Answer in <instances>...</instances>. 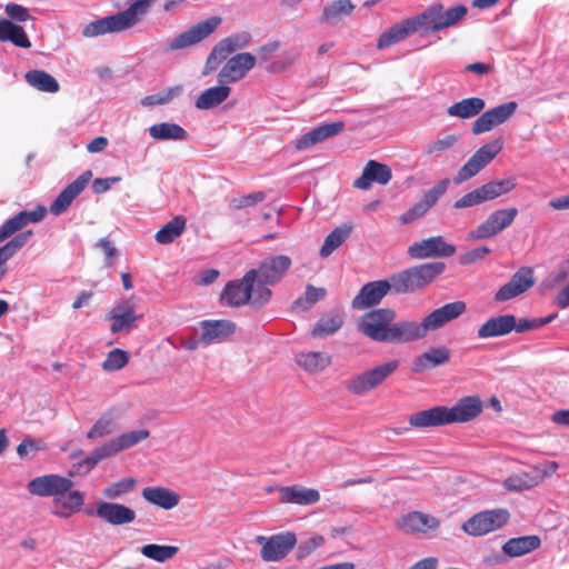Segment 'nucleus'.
Segmentation results:
<instances>
[{
	"mask_svg": "<svg viewBox=\"0 0 569 569\" xmlns=\"http://www.w3.org/2000/svg\"><path fill=\"white\" fill-rule=\"evenodd\" d=\"M457 141L458 138L455 134H446L443 137H439L427 146L426 153L438 157L441 152L453 147Z\"/></svg>",
	"mask_w": 569,
	"mask_h": 569,
	"instance_id": "0e129e2a",
	"label": "nucleus"
},
{
	"mask_svg": "<svg viewBox=\"0 0 569 569\" xmlns=\"http://www.w3.org/2000/svg\"><path fill=\"white\" fill-rule=\"evenodd\" d=\"M73 487V481L69 477L59 475H44L36 477L29 481L27 488L31 495L39 497H56L59 493H66Z\"/></svg>",
	"mask_w": 569,
	"mask_h": 569,
	"instance_id": "4468645a",
	"label": "nucleus"
},
{
	"mask_svg": "<svg viewBox=\"0 0 569 569\" xmlns=\"http://www.w3.org/2000/svg\"><path fill=\"white\" fill-rule=\"evenodd\" d=\"M130 6L124 11H131L130 19L137 24L147 14L154 0H127Z\"/></svg>",
	"mask_w": 569,
	"mask_h": 569,
	"instance_id": "338daca9",
	"label": "nucleus"
},
{
	"mask_svg": "<svg viewBox=\"0 0 569 569\" xmlns=\"http://www.w3.org/2000/svg\"><path fill=\"white\" fill-rule=\"evenodd\" d=\"M200 327L202 330L200 342L203 345L219 342L231 336L236 330L234 323L224 319L203 320L200 322Z\"/></svg>",
	"mask_w": 569,
	"mask_h": 569,
	"instance_id": "f704fd0d",
	"label": "nucleus"
},
{
	"mask_svg": "<svg viewBox=\"0 0 569 569\" xmlns=\"http://www.w3.org/2000/svg\"><path fill=\"white\" fill-rule=\"evenodd\" d=\"M131 11H122L88 23L82 34L87 38L103 36L106 33L120 32L133 27L136 23L130 19Z\"/></svg>",
	"mask_w": 569,
	"mask_h": 569,
	"instance_id": "ddd939ff",
	"label": "nucleus"
},
{
	"mask_svg": "<svg viewBox=\"0 0 569 569\" xmlns=\"http://www.w3.org/2000/svg\"><path fill=\"white\" fill-rule=\"evenodd\" d=\"M280 500L286 503L309 506L320 500V493L316 489L305 488L298 485L281 487L279 489Z\"/></svg>",
	"mask_w": 569,
	"mask_h": 569,
	"instance_id": "e433bc0d",
	"label": "nucleus"
},
{
	"mask_svg": "<svg viewBox=\"0 0 569 569\" xmlns=\"http://www.w3.org/2000/svg\"><path fill=\"white\" fill-rule=\"evenodd\" d=\"M247 43L248 38L244 34H233L219 41L207 58L203 74L216 71L222 61Z\"/></svg>",
	"mask_w": 569,
	"mask_h": 569,
	"instance_id": "dca6fc26",
	"label": "nucleus"
},
{
	"mask_svg": "<svg viewBox=\"0 0 569 569\" xmlns=\"http://www.w3.org/2000/svg\"><path fill=\"white\" fill-rule=\"evenodd\" d=\"M141 495L148 502L166 510L174 508L180 501L179 495L166 487H146Z\"/></svg>",
	"mask_w": 569,
	"mask_h": 569,
	"instance_id": "58836bf2",
	"label": "nucleus"
},
{
	"mask_svg": "<svg viewBox=\"0 0 569 569\" xmlns=\"http://www.w3.org/2000/svg\"><path fill=\"white\" fill-rule=\"evenodd\" d=\"M186 227L187 219L183 216H176L157 231L156 241L160 244L172 243L183 233Z\"/></svg>",
	"mask_w": 569,
	"mask_h": 569,
	"instance_id": "49530a36",
	"label": "nucleus"
},
{
	"mask_svg": "<svg viewBox=\"0 0 569 569\" xmlns=\"http://www.w3.org/2000/svg\"><path fill=\"white\" fill-rule=\"evenodd\" d=\"M46 449L47 445L42 440H37L31 437H27L17 447V453L20 458H26L29 455H36L38 451Z\"/></svg>",
	"mask_w": 569,
	"mask_h": 569,
	"instance_id": "69168bd1",
	"label": "nucleus"
},
{
	"mask_svg": "<svg viewBox=\"0 0 569 569\" xmlns=\"http://www.w3.org/2000/svg\"><path fill=\"white\" fill-rule=\"evenodd\" d=\"M396 318L397 313L391 308L373 309L361 316L358 328L372 341L389 343L392 322Z\"/></svg>",
	"mask_w": 569,
	"mask_h": 569,
	"instance_id": "20e7f679",
	"label": "nucleus"
},
{
	"mask_svg": "<svg viewBox=\"0 0 569 569\" xmlns=\"http://www.w3.org/2000/svg\"><path fill=\"white\" fill-rule=\"evenodd\" d=\"M518 103L509 101L482 112L472 124V133L481 134L507 122L517 111Z\"/></svg>",
	"mask_w": 569,
	"mask_h": 569,
	"instance_id": "2eb2a0df",
	"label": "nucleus"
},
{
	"mask_svg": "<svg viewBox=\"0 0 569 569\" xmlns=\"http://www.w3.org/2000/svg\"><path fill=\"white\" fill-rule=\"evenodd\" d=\"M440 522L436 517L411 511L403 515L397 522L398 528L405 533H425L428 530H435Z\"/></svg>",
	"mask_w": 569,
	"mask_h": 569,
	"instance_id": "c85d7f7f",
	"label": "nucleus"
},
{
	"mask_svg": "<svg viewBox=\"0 0 569 569\" xmlns=\"http://www.w3.org/2000/svg\"><path fill=\"white\" fill-rule=\"evenodd\" d=\"M502 142L497 139L480 147L469 160L459 169L453 178L456 184H460L477 176L501 151Z\"/></svg>",
	"mask_w": 569,
	"mask_h": 569,
	"instance_id": "6e6552de",
	"label": "nucleus"
},
{
	"mask_svg": "<svg viewBox=\"0 0 569 569\" xmlns=\"http://www.w3.org/2000/svg\"><path fill=\"white\" fill-rule=\"evenodd\" d=\"M84 505V493L79 490L69 489L66 493H59L52 500V513L60 518H70L79 512Z\"/></svg>",
	"mask_w": 569,
	"mask_h": 569,
	"instance_id": "2f4dec72",
	"label": "nucleus"
},
{
	"mask_svg": "<svg viewBox=\"0 0 569 569\" xmlns=\"http://www.w3.org/2000/svg\"><path fill=\"white\" fill-rule=\"evenodd\" d=\"M517 216L518 209L515 207L495 210L483 222L469 233V238L472 240L493 238L506 228L510 227Z\"/></svg>",
	"mask_w": 569,
	"mask_h": 569,
	"instance_id": "9d476101",
	"label": "nucleus"
},
{
	"mask_svg": "<svg viewBox=\"0 0 569 569\" xmlns=\"http://www.w3.org/2000/svg\"><path fill=\"white\" fill-rule=\"evenodd\" d=\"M0 41H9L14 46L24 49H29L31 47V41L23 28L8 19H0Z\"/></svg>",
	"mask_w": 569,
	"mask_h": 569,
	"instance_id": "37998d69",
	"label": "nucleus"
},
{
	"mask_svg": "<svg viewBox=\"0 0 569 569\" xmlns=\"http://www.w3.org/2000/svg\"><path fill=\"white\" fill-rule=\"evenodd\" d=\"M450 184L449 179L438 181L432 188L427 190L420 199L429 209H431L438 200L447 192Z\"/></svg>",
	"mask_w": 569,
	"mask_h": 569,
	"instance_id": "680f3d73",
	"label": "nucleus"
},
{
	"mask_svg": "<svg viewBox=\"0 0 569 569\" xmlns=\"http://www.w3.org/2000/svg\"><path fill=\"white\" fill-rule=\"evenodd\" d=\"M540 545L541 539L539 536L529 535L510 538L502 545L501 549L509 558H517L538 549Z\"/></svg>",
	"mask_w": 569,
	"mask_h": 569,
	"instance_id": "4c0bfd02",
	"label": "nucleus"
},
{
	"mask_svg": "<svg viewBox=\"0 0 569 569\" xmlns=\"http://www.w3.org/2000/svg\"><path fill=\"white\" fill-rule=\"evenodd\" d=\"M326 293L327 291L325 288H317L312 284H307L305 297L297 299L295 305L303 310H309L315 303L325 298Z\"/></svg>",
	"mask_w": 569,
	"mask_h": 569,
	"instance_id": "052dcab7",
	"label": "nucleus"
},
{
	"mask_svg": "<svg viewBox=\"0 0 569 569\" xmlns=\"http://www.w3.org/2000/svg\"><path fill=\"white\" fill-rule=\"evenodd\" d=\"M110 458L104 445L96 448L86 459L74 463L69 471V478L89 473L101 460Z\"/></svg>",
	"mask_w": 569,
	"mask_h": 569,
	"instance_id": "8fccbe9b",
	"label": "nucleus"
},
{
	"mask_svg": "<svg viewBox=\"0 0 569 569\" xmlns=\"http://www.w3.org/2000/svg\"><path fill=\"white\" fill-rule=\"evenodd\" d=\"M256 541L261 545V558L268 562L286 558L297 545V537L291 531L280 532L270 537L258 536Z\"/></svg>",
	"mask_w": 569,
	"mask_h": 569,
	"instance_id": "1a4fd4ad",
	"label": "nucleus"
},
{
	"mask_svg": "<svg viewBox=\"0 0 569 569\" xmlns=\"http://www.w3.org/2000/svg\"><path fill=\"white\" fill-rule=\"evenodd\" d=\"M220 301L229 307H239L249 301V271L240 280L229 281L220 295Z\"/></svg>",
	"mask_w": 569,
	"mask_h": 569,
	"instance_id": "72a5a7b5",
	"label": "nucleus"
},
{
	"mask_svg": "<svg viewBox=\"0 0 569 569\" xmlns=\"http://www.w3.org/2000/svg\"><path fill=\"white\" fill-rule=\"evenodd\" d=\"M288 256L264 259L258 269H251V307L260 308L271 298L270 286L274 284L290 268Z\"/></svg>",
	"mask_w": 569,
	"mask_h": 569,
	"instance_id": "f257e3e1",
	"label": "nucleus"
},
{
	"mask_svg": "<svg viewBox=\"0 0 569 569\" xmlns=\"http://www.w3.org/2000/svg\"><path fill=\"white\" fill-rule=\"evenodd\" d=\"M468 12L463 4L445 10L442 3L436 2L419 13L422 28L426 27L427 32H438L455 26Z\"/></svg>",
	"mask_w": 569,
	"mask_h": 569,
	"instance_id": "39448f33",
	"label": "nucleus"
},
{
	"mask_svg": "<svg viewBox=\"0 0 569 569\" xmlns=\"http://www.w3.org/2000/svg\"><path fill=\"white\" fill-rule=\"evenodd\" d=\"M91 178L92 171L87 170L69 183L50 204V212L54 216H60L67 211L72 201L84 190Z\"/></svg>",
	"mask_w": 569,
	"mask_h": 569,
	"instance_id": "6ab92c4d",
	"label": "nucleus"
},
{
	"mask_svg": "<svg viewBox=\"0 0 569 569\" xmlns=\"http://www.w3.org/2000/svg\"><path fill=\"white\" fill-rule=\"evenodd\" d=\"M96 515L112 526L131 523L136 519V512L131 508L116 502H100L97 505Z\"/></svg>",
	"mask_w": 569,
	"mask_h": 569,
	"instance_id": "bb28decb",
	"label": "nucleus"
},
{
	"mask_svg": "<svg viewBox=\"0 0 569 569\" xmlns=\"http://www.w3.org/2000/svg\"><path fill=\"white\" fill-rule=\"evenodd\" d=\"M355 9L350 0H337L326 6L321 20L327 23L336 24L345 16H350Z\"/></svg>",
	"mask_w": 569,
	"mask_h": 569,
	"instance_id": "864d4df0",
	"label": "nucleus"
},
{
	"mask_svg": "<svg viewBox=\"0 0 569 569\" xmlns=\"http://www.w3.org/2000/svg\"><path fill=\"white\" fill-rule=\"evenodd\" d=\"M179 551V548L176 546H162L150 543L146 545L140 549V552L154 561L164 562L171 558H173Z\"/></svg>",
	"mask_w": 569,
	"mask_h": 569,
	"instance_id": "6e6d98bb",
	"label": "nucleus"
},
{
	"mask_svg": "<svg viewBox=\"0 0 569 569\" xmlns=\"http://www.w3.org/2000/svg\"><path fill=\"white\" fill-rule=\"evenodd\" d=\"M533 283L532 270L530 268H521L496 292L495 300H510L527 291Z\"/></svg>",
	"mask_w": 569,
	"mask_h": 569,
	"instance_id": "412c9836",
	"label": "nucleus"
},
{
	"mask_svg": "<svg viewBox=\"0 0 569 569\" xmlns=\"http://www.w3.org/2000/svg\"><path fill=\"white\" fill-rule=\"evenodd\" d=\"M510 519L507 509L497 508L482 510L467 519L461 529L471 537H482L505 527Z\"/></svg>",
	"mask_w": 569,
	"mask_h": 569,
	"instance_id": "423d86ee",
	"label": "nucleus"
},
{
	"mask_svg": "<svg viewBox=\"0 0 569 569\" xmlns=\"http://www.w3.org/2000/svg\"><path fill=\"white\" fill-rule=\"evenodd\" d=\"M516 186L517 183L515 178L491 180L456 200L453 203V208L465 209L478 206L480 203L493 200L505 193L510 192L516 188Z\"/></svg>",
	"mask_w": 569,
	"mask_h": 569,
	"instance_id": "0eeeda50",
	"label": "nucleus"
},
{
	"mask_svg": "<svg viewBox=\"0 0 569 569\" xmlns=\"http://www.w3.org/2000/svg\"><path fill=\"white\" fill-rule=\"evenodd\" d=\"M345 129L343 121H335L330 123L320 124L310 131L306 132L295 141V148L297 150H306L312 146H316L328 138L338 136Z\"/></svg>",
	"mask_w": 569,
	"mask_h": 569,
	"instance_id": "4be33fe9",
	"label": "nucleus"
},
{
	"mask_svg": "<svg viewBox=\"0 0 569 569\" xmlns=\"http://www.w3.org/2000/svg\"><path fill=\"white\" fill-rule=\"evenodd\" d=\"M449 423L447 407L436 406L426 410L418 411L409 417L410 428L427 429L442 427Z\"/></svg>",
	"mask_w": 569,
	"mask_h": 569,
	"instance_id": "7c9ffc66",
	"label": "nucleus"
},
{
	"mask_svg": "<svg viewBox=\"0 0 569 569\" xmlns=\"http://www.w3.org/2000/svg\"><path fill=\"white\" fill-rule=\"evenodd\" d=\"M427 336L422 320H393L389 343H408L423 339Z\"/></svg>",
	"mask_w": 569,
	"mask_h": 569,
	"instance_id": "b1692460",
	"label": "nucleus"
},
{
	"mask_svg": "<svg viewBox=\"0 0 569 569\" xmlns=\"http://www.w3.org/2000/svg\"><path fill=\"white\" fill-rule=\"evenodd\" d=\"M46 214L47 208L41 204L37 206L33 210H22L18 212L0 227V243L17 231L23 229L27 224L41 221Z\"/></svg>",
	"mask_w": 569,
	"mask_h": 569,
	"instance_id": "aec40b11",
	"label": "nucleus"
},
{
	"mask_svg": "<svg viewBox=\"0 0 569 569\" xmlns=\"http://www.w3.org/2000/svg\"><path fill=\"white\" fill-rule=\"evenodd\" d=\"M351 226L343 224L333 229L323 241L320 249V256L322 258L329 257L337 248H339L350 236Z\"/></svg>",
	"mask_w": 569,
	"mask_h": 569,
	"instance_id": "603ef678",
	"label": "nucleus"
},
{
	"mask_svg": "<svg viewBox=\"0 0 569 569\" xmlns=\"http://www.w3.org/2000/svg\"><path fill=\"white\" fill-rule=\"evenodd\" d=\"M429 210L430 209L421 200H419L411 208H409L406 212H403L400 216L399 220L403 224L411 223L415 220L423 217Z\"/></svg>",
	"mask_w": 569,
	"mask_h": 569,
	"instance_id": "774afa93",
	"label": "nucleus"
},
{
	"mask_svg": "<svg viewBox=\"0 0 569 569\" xmlns=\"http://www.w3.org/2000/svg\"><path fill=\"white\" fill-rule=\"evenodd\" d=\"M182 91L181 86L167 88L159 93L146 96L141 100L143 107H153L157 104L169 103L173 98L178 97Z\"/></svg>",
	"mask_w": 569,
	"mask_h": 569,
	"instance_id": "4d7b16f0",
	"label": "nucleus"
},
{
	"mask_svg": "<svg viewBox=\"0 0 569 569\" xmlns=\"http://www.w3.org/2000/svg\"><path fill=\"white\" fill-rule=\"evenodd\" d=\"M485 107L486 102L482 98L471 97L462 99L451 104L448 108L447 113L450 117H456L459 119H469L480 114Z\"/></svg>",
	"mask_w": 569,
	"mask_h": 569,
	"instance_id": "a19ab883",
	"label": "nucleus"
},
{
	"mask_svg": "<svg viewBox=\"0 0 569 569\" xmlns=\"http://www.w3.org/2000/svg\"><path fill=\"white\" fill-rule=\"evenodd\" d=\"M296 362L305 371L316 373L325 370L331 363V357L321 351H302L296 356Z\"/></svg>",
	"mask_w": 569,
	"mask_h": 569,
	"instance_id": "79ce46f5",
	"label": "nucleus"
},
{
	"mask_svg": "<svg viewBox=\"0 0 569 569\" xmlns=\"http://www.w3.org/2000/svg\"><path fill=\"white\" fill-rule=\"evenodd\" d=\"M343 325V317L340 313H330L321 317L315 325L311 336L325 338L336 333Z\"/></svg>",
	"mask_w": 569,
	"mask_h": 569,
	"instance_id": "3c124183",
	"label": "nucleus"
},
{
	"mask_svg": "<svg viewBox=\"0 0 569 569\" xmlns=\"http://www.w3.org/2000/svg\"><path fill=\"white\" fill-rule=\"evenodd\" d=\"M399 366L398 359L387 361L347 380L345 387L351 395L363 396L381 386Z\"/></svg>",
	"mask_w": 569,
	"mask_h": 569,
	"instance_id": "7ed1b4c3",
	"label": "nucleus"
},
{
	"mask_svg": "<svg viewBox=\"0 0 569 569\" xmlns=\"http://www.w3.org/2000/svg\"><path fill=\"white\" fill-rule=\"evenodd\" d=\"M422 28L421 21L419 19V16H415L411 18H408L403 20L402 22H399L392 27H390L388 30L382 32L378 39L377 47L379 49L390 47L410 34L417 32Z\"/></svg>",
	"mask_w": 569,
	"mask_h": 569,
	"instance_id": "5701e85b",
	"label": "nucleus"
},
{
	"mask_svg": "<svg viewBox=\"0 0 569 569\" xmlns=\"http://www.w3.org/2000/svg\"><path fill=\"white\" fill-rule=\"evenodd\" d=\"M455 252L456 247L448 243L441 236L430 237L408 247V254L412 259L449 258Z\"/></svg>",
	"mask_w": 569,
	"mask_h": 569,
	"instance_id": "9b49d317",
	"label": "nucleus"
},
{
	"mask_svg": "<svg viewBox=\"0 0 569 569\" xmlns=\"http://www.w3.org/2000/svg\"><path fill=\"white\" fill-rule=\"evenodd\" d=\"M466 303L458 300L432 310L422 319L426 333L428 335L429 331H436L448 322L459 318L466 311Z\"/></svg>",
	"mask_w": 569,
	"mask_h": 569,
	"instance_id": "a211bd4d",
	"label": "nucleus"
},
{
	"mask_svg": "<svg viewBox=\"0 0 569 569\" xmlns=\"http://www.w3.org/2000/svg\"><path fill=\"white\" fill-rule=\"evenodd\" d=\"M129 362V355L127 351L116 348L111 350L102 362L104 371H117L122 369Z\"/></svg>",
	"mask_w": 569,
	"mask_h": 569,
	"instance_id": "bf43d9fd",
	"label": "nucleus"
},
{
	"mask_svg": "<svg viewBox=\"0 0 569 569\" xmlns=\"http://www.w3.org/2000/svg\"><path fill=\"white\" fill-rule=\"evenodd\" d=\"M446 269L441 261L427 262L391 274L393 292L397 295L412 293L427 287Z\"/></svg>",
	"mask_w": 569,
	"mask_h": 569,
	"instance_id": "f03ea898",
	"label": "nucleus"
},
{
	"mask_svg": "<svg viewBox=\"0 0 569 569\" xmlns=\"http://www.w3.org/2000/svg\"><path fill=\"white\" fill-rule=\"evenodd\" d=\"M231 89L220 83L219 86L206 89L196 100V108L208 110L221 104L230 96Z\"/></svg>",
	"mask_w": 569,
	"mask_h": 569,
	"instance_id": "c03bdc74",
	"label": "nucleus"
},
{
	"mask_svg": "<svg viewBox=\"0 0 569 569\" xmlns=\"http://www.w3.org/2000/svg\"><path fill=\"white\" fill-rule=\"evenodd\" d=\"M249 70V52L238 53L230 58L218 73V81L222 84L237 82Z\"/></svg>",
	"mask_w": 569,
	"mask_h": 569,
	"instance_id": "c9c22d12",
	"label": "nucleus"
},
{
	"mask_svg": "<svg viewBox=\"0 0 569 569\" xmlns=\"http://www.w3.org/2000/svg\"><path fill=\"white\" fill-rule=\"evenodd\" d=\"M323 543L325 538L321 535H315L306 540L300 541L297 547L296 558L298 560L305 559Z\"/></svg>",
	"mask_w": 569,
	"mask_h": 569,
	"instance_id": "e2e57ef3",
	"label": "nucleus"
},
{
	"mask_svg": "<svg viewBox=\"0 0 569 569\" xmlns=\"http://www.w3.org/2000/svg\"><path fill=\"white\" fill-rule=\"evenodd\" d=\"M220 21V18L213 17L197 23L187 31L177 36L169 43V50H179L200 42L217 29Z\"/></svg>",
	"mask_w": 569,
	"mask_h": 569,
	"instance_id": "f3484780",
	"label": "nucleus"
},
{
	"mask_svg": "<svg viewBox=\"0 0 569 569\" xmlns=\"http://www.w3.org/2000/svg\"><path fill=\"white\" fill-rule=\"evenodd\" d=\"M136 479L134 478H122L109 486H107L103 489V496L109 499H117L121 497L122 495L129 493L132 491L136 487Z\"/></svg>",
	"mask_w": 569,
	"mask_h": 569,
	"instance_id": "13d9d810",
	"label": "nucleus"
},
{
	"mask_svg": "<svg viewBox=\"0 0 569 569\" xmlns=\"http://www.w3.org/2000/svg\"><path fill=\"white\" fill-rule=\"evenodd\" d=\"M108 319L111 320V333H118L122 331H130L134 328L138 316L136 315L130 301L124 300L109 311Z\"/></svg>",
	"mask_w": 569,
	"mask_h": 569,
	"instance_id": "c756f323",
	"label": "nucleus"
},
{
	"mask_svg": "<svg viewBox=\"0 0 569 569\" xmlns=\"http://www.w3.org/2000/svg\"><path fill=\"white\" fill-rule=\"evenodd\" d=\"M542 481L539 471L519 472L508 477L503 486L509 491H523L538 486Z\"/></svg>",
	"mask_w": 569,
	"mask_h": 569,
	"instance_id": "09e8293b",
	"label": "nucleus"
},
{
	"mask_svg": "<svg viewBox=\"0 0 569 569\" xmlns=\"http://www.w3.org/2000/svg\"><path fill=\"white\" fill-rule=\"evenodd\" d=\"M451 350L446 346L431 347L412 360L411 371L421 373L431 368L446 365L449 362Z\"/></svg>",
	"mask_w": 569,
	"mask_h": 569,
	"instance_id": "cd10ccee",
	"label": "nucleus"
},
{
	"mask_svg": "<svg viewBox=\"0 0 569 569\" xmlns=\"http://www.w3.org/2000/svg\"><path fill=\"white\" fill-rule=\"evenodd\" d=\"M24 79L29 86L42 92L56 93L60 89L57 79L44 70H30Z\"/></svg>",
	"mask_w": 569,
	"mask_h": 569,
	"instance_id": "de8ad7c7",
	"label": "nucleus"
},
{
	"mask_svg": "<svg viewBox=\"0 0 569 569\" xmlns=\"http://www.w3.org/2000/svg\"><path fill=\"white\" fill-rule=\"evenodd\" d=\"M149 133L157 140H183L187 132L176 123L161 122L150 127Z\"/></svg>",
	"mask_w": 569,
	"mask_h": 569,
	"instance_id": "5fc2aeb1",
	"label": "nucleus"
},
{
	"mask_svg": "<svg viewBox=\"0 0 569 569\" xmlns=\"http://www.w3.org/2000/svg\"><path fill=\"white\" fill-rule=\"evenodd\" d=\"M482 411V401L478 396H467L459 399L451 408L447 407L449 423L468 422Z\"/></svg>",
	"mask_w": 569,
	"mask_h": 569,
	"instance_id": "393cba45",
	"label": "nucleus"
},
{
	"mask_svg": "<svg viewBox=\"0 0 569 569\" xmlns=\"http://www.w3.org/2000/svg\"><path fill=\"white\" fill-rule=\"evenodd\" d=\"M515 327L516 317L513 315L491 317L478 328L477 337L479 339L502 337L513 331Z\"/></svg>",
	"mask_w": 569,
	"mask_h": 569,
	"instance_id": "473e14b6",
	"label": "nucleus"
},
{
	"mask_svg": "<svg viewBox=\"0 0 569 569\" xmlns=\"http://www.w3.org/2000/svg\"><path fill=\"white\" fill-rule=\"evenodd\" d=\"M392 178L391 169L385 164L380 163L376 160H369L361 176L355 180L353 186L361 190H368L372 182L379 184H387Z\"/></svg>",
	"mask_w": 569,
	"mask_h": 569,
	"instance_id": "a878e982",
	"label": "nucleus"
},
{
	"mask_svg": "<svg viewBox=\"0 0 569 569\" xmlns=\"http://www.w3.org/2000/svg\"><path fill=\"white\" fill-rule=\"evenodd\" d=\"M118 417L113 409L104 411L87 432V438L96 440L113 433L118 429Z\"/></svg>",
	"mask_w": 569,
	"mask_h": 569,
	"instance_id": "a18cd8bd",
	"label": "nucleus"
},
{
	"mask_svg": "<svg viewBox=\"0 0 569 569\" xmlns=\"http://www.w3.org/2000/svg\"><path fill=\"white\" fill-rule=\"evenodd\" d=\"M393 292V280L388 279L370 281L363 284L352 299L351 306L356 310H363L377 306L390 292Z\"/></svg>",
	"mask_w": 569,
	"mask_h": 569,
	"instance_id": "f8f14e48",
	"label": "nucleus"
},
{
	"mask_svg": "<svg viewBox=\"0 0 569 569\" xmlns=\"http://www.w3.org/2000/svg\"><path fill=\"white\" fill-rule=\"evenodd\" d=\"M150 432L147 429L133 430L130 432L122 433L108 442L103 443L107 448L110 457L116 456L122 450L131 448L139 442L149 438Z\"/></svg>",
	"mask_w": 569,
	"mask_h": 569,
	"instance_id": "ea45409f",
	"label": "nucleus"
}]
</instances>
